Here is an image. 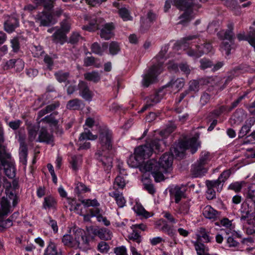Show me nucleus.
<instances>
[{
    "mask_svg": "<svg viewBox=\"0 0 255 255\" xmlns=\"http://www.w3.org/2000/svg\"><path fill=\"white\" fill-rule=\"evenodd\" d=\"M7 65L9 67H13L16 66H19L18 68L19 71L22 70L24 67V63L20 59H10L7 62Z\"/></svg>",
    "mask_w": 255,
    "mask_h": 255,
    "instance_id": "5fc2aeb1",
    "label": "nucleus"
},
{
    "mask_svg": "<svg viewBox=\"0 0 255 255\" xmlns=\"http://www.w3.org/2000/svg\"><path fill=\"white\" fill-rule=\"evenodd\" d=\"M98 139L103 152H109L112 149L114 137L112 131L109 128H103L100 129Z\"/></svg>",
    "mask_w": 255,
    "mask_h": 255,
    "instance_id": "7ed1b4c3",
    "label": "nucleus"
},
{
    "mask_svg": "<svg viewBox=\"0 0 255 255\" xmlns=\"http://www.w3.org/2000/svg\"><path fill=\"white\" fill-rule=\"evenodd\" d=\"M84 20L88 24L84 25L82 29L89 31H95L97 30L96 16L91 14H86L84 16Z\"/></svg>",
    "mask_w": 255,
    "mask_h": 255,
    "instance_id": "ddd939ff",
    "label": "nucleus"
},
{
    "mask_svg": "<svg viewBox=\"0 0 255 255\" xmlns=\"http://www.w3.org/2000/svg\"><path fill=\"white\" fill-rule=\"evenodd\" d=\"M108 47V44L107 42L103 43L102 46L98 42H94L92 44L91 49L93 53L99 55H102Z\"/></svg>",
    "mask_w": 255,
    "mask_h": 255,
    "instance_id": "a878e982",
    "label": "nucleus"
},
{
    "mask_svg": "<svg viewBox=\"0 0 255 255\" xmlns=\"http://www.w3.org/2000/svg\"><path fill=\"white\" fill-rule=\"evenodd\" d=\"M188 93L190 92H197L199 90V83L198 81L193 80L189 82Z\"/></svg>",
    "mask_w": 255,
    "mask_h": 255,
    "instance_id": "13d9d810",
    "label": "nucleus"
},
{
    "mask_svg": "<svg viewBox=\"0 0 255 255\" xmlns=\"http://www.w3.org/2000/svg\"><path fill=\"white\" fill-rule=\"evenodd\" d=\"M200 48V46L196 45L195 49H189L187 52V54L190 56L198 58L203 54V52H201V50L199 49Z\"/></svg>",
    "mask_w": 255,
    "mask_h": 255,
    "instance_id": "6e6d98bb",
    "label": "nucleus"
},
{
    "mask_svg": "<svg viewBox=\"0 0 255 255\" xmlns=\"http://www.w3.org/2000/svg\"><path fill=\"white\" fill-rule=\"evenodd\" d=\"M173 4L180 10H189L193 5L192 0H173Z\"/></svg>",
    "mask_w": 255,
    "mask_h": 255,
    "instance_id": "b1692460",
    "label": "nucleus"
},
{
    "mask_svg": "<svg viewBox=\"0 0 255 255\" xmlns=\"http://www.w3.org/2000/svg\"><path fill=\"white\" fill-rule=\"evenodd\" d=\"M163 169L159 167L152 173L156 182H160L164 180V176L162 173Z\"/></svg>",
    "mask_w": 255,
    "mask_h": 255,
    "instance_id": "0e129e2a",
    "label": "nucleus"
},
{
    "mask_svg": "<svg viewBox=\"0 0 255 255\" xmlns=\"http://www.w3.org/2000/svg\"><path fill=\"white\" fill-rule=\"evenodd\" d=\"M231 174V171L230 169L226 170L220 175L217 180L214 181L216 182L222 188L224 183L228 179Z\"/></svg>",
    "mask_w": 255,
    "mask_h": 255,
    "instance_id": "79ce46f5",
    "label": "nucleus"
},
{
    "mask_svg": "<svg viewBox=\"0 0 255 255\" xmlns=\"http://www.w3.org/2000/svg\"><path fill=\"white\" fill-rule=\"evenodd\" d=\"M160 140L159 139H154L150 141V143H146L142 146H147L151 148V154L154 149L159 150H160Z\"/></svg>",
    "mask_w": 255,
    "mask_h": 255,
    "instance_id": "bf43d9fd",
    "label": "nucleus"
},
{
    "mask_svg": "<svg viewBox=\"0 0 255 255\" xmlns=\"http://www.w3.org/2000/svg\"><path fill=\"white\" fill-rule=\"evenodd\" d=\"M139 234L138 231L133 230L132 232L129 235L128 239L139 244L141 241V237Z\"/></svg>",
    "mask_w": 255,
    "mask_h": 255,
    "instance_id": "69168bd1",
    "label": "nucleus"
},
{
    "mask_svg": "<svg viewBox=\"0 0 255 255\" xmlns=\"http://www.w3.org/2000/svg\"><path fill=\"white\" fill-rule=\"evenodd\" d=\"M62 242L64 245L70 248H77L73 240L72 235L66 234L63 236Z\"/></svg>",
    "mask_w": 255,
    "mask_h": 255,
    "instance_id": "a18cd8bd",
    "label": "nucleus"
},
{
    "mask_svg": "<svg viewBox=\"0 0 255 255\" xmlns=\"http://www.w3.org/2000/svg\"><path fill=\"white\" fill-rule=\"evenodd\" d=\"M208 168L204 165L200 164L197 161L192 166L191 172L195 177L201 176L207 172Z\"/></svg>",
    "mask_w": 255,
    "mask_h": 255,
    "instance_id": "aec40b11",
    "label": "nucleus"
},
{
    "mask_svg": "<svg viewBox=\"0 0 255 255\" xmlns=\"http://www.w3.org/2000/svg\"><path fill=\"white\" fill-rule=\"evenodd\" d=\"M66 33L62 29H57L52 36V41L55 43H59L61 45L67 42V37Z\"/></svg>",
    "mask_w": 255,
    "mask_h": 255,
    "instance_id": "a211bd4d",
    "label": "nucleus"
},
{
    "mask_svg": "<svg viewBox=\"0 0 255 255\" xmlns=\"http://www.w3.org/2000/svg\"><path fill=\"white\" fill-rule=\"evenodd\" d=\"M44 255H61V252H58L57 246L50 242L45 251Z\"/></svg>",
    "mask_w": 255,
    "mask_h": 255,
    "instance_id": "37998d69",
    "label": "nucleus"
},
{
    "mask_svg": "<svg viewBox=\"0 0 255 255\" xmlns=\"http://www.w3.org/2000/svg\"><path fill=\"white\" fill-rule=\"evenodd\" d=\"M82 105V101L77 98L69 101L66 105V108L70 110H78Z\"/></svg>",
    "mask_w": 255,
    "mask_h": 255,
    "instance_id": "e433bc0d",
    "label": "nucleus"
},
{
    "mask_svg": "<svg viewBox=\"0 0 255 255\" xmlns=\"http://www.w3.org/2000/svg\"><path fill=\"white\" fill-rule=\"evenodd\" d=\"M5 194L10 200H12L13 206H15L18 202L17 197L11 190L10 183H8V185L6 186L5 188Z\"/></svg>",
    "mask_w": 255,
    "mask_h": 255,
    "instance_id": "49530a36",
    "label": "nucleus"
},
{
    "mask_svg": "<svg viewBox=\"0 0 255 255\" xmlns=\"http://www.w3.org/2000/svg\"><path fill=\"white\" fill-rule=\"evenodd\" d=\"M212 158V155L209 152L203 151L201 152L197 161L199 162L200 164L206 166Z\"/></svg>",
    "mask_w": 255,
    "mask_h": 255,
    "instance_id": "c9c22d12",
    "label": "nucleus"
},
{
    "mask_svg": "<svg viewBox=\"0 0 255 255\" xmlns=\"http://www.w3.org/2000/svg\"><path fill=\"white\" fill-rule=\"evenodd\" d=\"M184 84L185 82L183 79L178 78L176 80H171L166 85V87H171L173 90L178 91L183 87Z\"/></svg>",
    "mask_w": 255,
    "mask_h": 255,
    "instance_id": "7c9ffc66",
    "label": "nucleus"
},
{
    "mask_svg": "<svg viewBox=\"0 0 255 255\" xmlns=\"http://www.w3.org/2000/svg\"><path fill=\"white\" fill-rule=\"evenodd\" d=\"M162 62H159L157 64L153 65L148 70V72L143 77L142 85L147 87L150 84L153 83L156 80L157 76L162 71Z\"/></svg>",
    "mask_w": 255,
    "mask_h": 255,
    "instance_id": "423d86ee",
    "label": "nucleus"
},
{
    "mask_svg": "<svg viewBox=\"0 0 255 255\" xmlns=\"http://www.w3.org/2000/svg\"><path fill=\"white\" fill-rule=\"evenodd\" d=\"M197 241L203 243H209L211 242V238L209 237V232L205 228H200L198 230Z\"/></svg>",
    "mask_w": 255,
    "mask_h": 255,
    "instance_id": "c756f323",
    "label": "nucleus"
},
{
    "mask_svg": "<svg viewBox=\"0 0 255 255\" xmlns=\"http://www.w3.org/2000/svg\"><path fill=\"white\" fill-rule=\"evenodd\" d=\"M119 13L124 21L130 20L132 19V17L130 15L129 10L126 7L119 8Z\"/></svg>",
    "mask_w": 255,
    "mask_h": 255,
    "instance_id": "864d4df0",
    "label": "nucleus"
},
{
    "mask_svg": "<svg viewBox=\"0 0 255 255\" xmlns=\"http://www.w3.org/2000/svg\"><path fill=\"white\" fill-rule=\"evenodd\" d=\"M109 152H103L102 151H98L96 153L97 158L100 161L102 164L106 167L107 169L112 167L113 159L112 157L107 155V153Z\"/></svg>",
    "mask_w": 255,
    "mask_h": 255,
    "instance_id": "4468645a",
    "label": "nucleus"
},
{
    "mask_svg": "<svg viewBox=\"0 0 255 255\" xmlns=\"http://www.w3.org/2000/svg\"><path fill=\"white\" fill-rule=\"evenodd\" d=\"M83 39V37L79 32L74 31L70 35L69 38L67 39V42L75 46Z\"/></svg>",
    "mask_w": 255,
    "mask_h": 255,
    "instance_id": "72a5a7b5",
    "label": "nucleus"
},
{
    "mask_svg": "<svg viewBox=\"0 0 255 255\" xmlns=\"http://www.w3.org/2000/svg\"><path fill=\"white\" fill-rule=\"evenodd\" d=\"M21 142L19 151L20 161L23 164L26 165L27 162V147L26 144H24L23 141Z\"/></svg>",
    "mask_w": 255,
    "mask_h": 255,
    "instance_id": "ea45409f",
    "label": "nucleus"
},
{
    "mask_svg": "<svg viewBox=\"0 0 255 255\" xmlns=\"http://www.w3.org/2000/svg\"><path fill=\"white\" fill-rule=\"evenodd\" d=\"M134 211L139 215H141L145 217V218H147L150 216V214L149 212L146 211L144 208L139 204L135 205L133 207Z\"/></svg>",
    "mask_w": 255,
    "mask_h": 255,
    "instance_id": "603ef678",
    "label": "nucleus"
},
{
    "mask_svg": "<svg viewBox=\"0 0 255 255\" xmlns=\"http://www.w3.org/2000/svg\"><path fill=\"white\" fill-rule=\"evenodd\" d=\"M197 146V139L195 137L186 141H181L170 148V153L166 152L160 157L157 162L159 167L163 169V172H167L171 168L174 155L183 158L185 150L188 149H190L191 153L193 154L196 152Z\"/></svg>",
    "mask_w": 255,
    "mask_h": 255,
    "instance_id": "f257e3e1",
    "label": "nucleus"
},
{
    "mask_svg": "<svg viewBox=\"0 0 255 255\" xmlns=\"http://www.w3.org/2000/svg\"><path fill=\"white\" fill-rule=\"evenodd\" d=\"M54 76L56 80L59 82L62 83L67 82L68 83H69V82L68 80L70 76L69 72H65L62 71H58V72L55 73Z\"/></svg>",
    "mask_w": 255,
    "mask_h": 255,
    "instance_id": "c03bdc74",
    "label": "nucleus"
},
{
    "mask_svg": "<svg viewBox=\"0 0 255 255\" xmlns=\"http://www.w3.org/2000/svg\"><path fill=\"white\" fill-rule=\"evenodd\" d=\"M160 100V98L159 97L158 94L156 93L154 95H150L149 97L147 98L146 104L142 108L140 112H143L149 107H150L158 103Z\"/></svg>",
    "mask_w": 255,
    "mask_h": 255,
    "instance_id": "5701e85b",
    "label": "nucleus"
},
{
    "mask_svg": "<svg viewBox=\"0 0 255 255\" xmlns=\"http://www.w3.org/2000/svg\"><path fill=\"white\" fill-rule=\"evenodd\" d=\"M52 140V136L48 133L46 128H42L40 129L39 135L38 138L36 139V141L49 143Z\"/></svg>",
    "mask_w": 255,
    "mask_h": 255,
    "instance_id": "2f4dec72",
    "label": "nucleus"
},
{
    "mask_svg": "<svg viewBox=\"0 0 255 255\" xmlns=\"http://www.w3.org/2000/svg\"><path fill=\"white\" fill-rule=\"evenodd\" d=\"M88 231H91L94 235L97 236L101 240L108 241L111 239L112 233L106 228H98L89 227L87 228Z\"/></svg>",
    "mask_w": 255,
    "mask_h": 255,
    "instance_id": "1a4fd4ad",
    "label": "nucleus"
},
{
    "mask_svg": "<svg viewBox=\"0 0 255 255\" xmlns=\"http://www.w3.org/2000/svg\"><path fill=\"white\" fill-rule=\"evenodd\" d=\"M10 205L9 202L6 198L3 197L0 202V221L2 220L5 216L8 215L10 212Z\"/></svg>",
    "mask_w": 255,
    "mask_h": 255,
    "instance_id": "6ab92c4d",
    "label": "nucleus"
},
{
    "mask_svg": "<svg viewBox=\"0 0 255 255\" xmlns=\"http://www.w3.org/2000/svg\"><path fill=\"white\" fill-rule=\"evenodd\" d=\"M241 211V220L247 221L249 225L255 227V206H249L247 204H242Z\"/></svg>",
    "mask_w": 255,
    "mask_h": 255,
    "instance_id": "0eeeda50",
    "label": "nucleus"
},
{
    "mask_svg": "<svg viewBox=\"0 0 255 255\" xmlns=\"http://www.w3.org/2000/svg\"><path fill=\"white\" fill-rule=\"evenodd\" d=\"M115 25L113 22L104 24L100 31V37L105 40H109L114 36Z\"/></svg>",
    "mask_w": 255,
    "mask_h": 255,
    "instance_id": "f8f14e48",
    "label": "nucleus"
},
{
    "mask_svg": "<svg viewBox=\"0 0 255 255\" xmlns=\"http://www.w3.org/2000/svg\"><path fill=\"white\" fill-rule=\"evenodd\" d=\"M254 123L253 118H250L247 120L245 122V125L242 127L240 132L239 136L243 137L246 135L250 131L252 126Z\"/></svg>",
    "mask_w": 255,
    "mask_h": 255,
    "instance_id": "4c0bfd02",
    "label": "nucleus"
},
{
    "mask_svg": "<svg viewBox=\"0 0 255 255\" xmlns=\"http://www.w3.org/2000/svg\"><path fill=\"white\" fill-rule=\"evenodd\" d=\"M206 185L207 187L206 197L208 200H212L215 198L216 192L213 189L214 188H216L218 192H220L222 189L221 186H219V184L214 180H207L206 181Z\"/></svg>",
    "mask_w": 255,
    "mask_h": 255,
    "instance_id": "9b49d317",
    "label": "nucleus"
},
{
    "mask_svg": "<svg viewBox=\"0 0 255 255\" xmlns=\"http://www.w3.org/2000/svg\"><path fill=\"white\" fill-rule=\"evenodd\" d=\"M192 11L191 9L185 10V12L179 17L180 21L178 24L186 25L193 17Z\"/></svg>",
    "mask_w": 255,
    "mask_h": 255,
    "instance_id": "f704fd0d",
    "label": "nucleus"
},
{
    "mask_svg": "<svg viewBox=\"0 0 255 255\" xmlns=\"http://www.w3.org/2000/svg\"><path fill=\"white\" fill-rule=\"evenodd\" d=\"M159 167L157 162L154 160L147 161L144 165L141 167L140 170L144 172L151 171L152 173Z\"/></svg>",
    "mask_w": 255,
    "mask_h": 255,
    "instance_id": "473e14b6",
    "label": "nucleus"
},
{
    "mask_svg": "<svg viewBox=\"0 0 255 255\" xmlns=\"http://www.w3.org/2000/svg\"><path fill=\"white\" fill-rule=\"evenodd\" d=\"M203 216L209 219H216L219 217L218 211L213 209L211 206H206L203 210Z\"/></svg>",
    "mask_w": 255,
    "mask_h": 255,
    "instance_id": "393cba45",
    "label": "nucleus"
},
{
    "mask_svg": "<svg viewBox=\"0 0 255 255\" xmlns=\"http://www.w3.org/2000/svg\"><path fill=\"white\" fill-rule=\"evenodd\" d=\"M57 114V112H53L50 115L42 119L40 122L48 124L50 127L56 128L59 122L58 120L55 118V116Z\"/></svg>",
    "mask_w": 255,
    "mask_h": 255,
    "instance_id": "bb28decb",
    "label": "nucleus"
},
{
    "mask_svg": "<svg viewBox=\"0 0 255 255\" xmlns=\"http://www.w3.org/2000/svg\"><path fill=\"white\" fill-rule=\"evenodd\" d=\"M234 25L233 23H230L228 25V29L226 31H220L217 33L218 37L221 40H228L229 42L223 41L222 44V48L226 51L227 55L230 54L231 44L233 43L234 39V33L233 32Z\"/></svg>",
    "mask_w": 255,
    "mask_h": 255,
    "instance_id": "20e7f679",
    "label": "nucleus"
},
{
    "mask_svg": "<svg viewBox=\"0 0 255 255\" xmlns=\"http://www.w3.org/2000/svg\"><path fill=\"white\" fill-rule=\"evenodd\" d=\"M60 106L59 102H55L50 105H47L44 109H43L39 111L38 113V117L41 118L45 115L53 112Z\"/></svg>",
    "mask_w": 255,
    "mask_h": 255,
    "instance_id": "cd10ccee",
    "label": "nucleus"
},
{
    "mask_svg": "<svg viewBox=\"0 0 255 255\" xmlns=\"http://www.w3.org/2000/svg\"><path fill=\"white\" fill-rule=\"evenodd\" d=\"M147 18L148 20V22H145L144 18L141 19V30L144 32L147 30L151 26V24L156 19V15L152 11H149L147 13Z\"/></svg>",
    "mask_w": 255,
    "mask_h": 255,
    "instance_id": "dca6fc26",
    "label": "nucleus"
},
{
    "mask_svg": "<svg viewBox=\"0 0 255 255\" xmlns=\"http://www.w3.org/2000/svg\"><path fill=\"white\" fill-rule=\"evenodd\" d=\"M120 51V47L119 44L116 41H112L109 45L110 53L113 55L118 53Z\"/></svg>",
    "mask_w": 255,
    "mask_h": 255,
    "instance_id": "4d7b16f0",
    "label": "nucleus"
},
{
    "mask_svg": "<svg viewBox=\"0 0 255 255\" xmlns=\"http://www.w3.org/2000/svg\"><path fill=\"white\" fill-rule=\"evenodd\" d=\"M36 22L39 23L40 26H48L54 24L56 21L53 16L46 12H42L36 16Z\"/></svg>",
    "mask_w": 255,
    "mask_h": 255,
    "instance_id": "9d476101",
    "label": "nucleus"
},
{
    "mask_svg": "<svg viewBox=\"0 0 255 255\" xmlns=\"http://www.w3.org/2000/svg\"><path fill=\"white\" fill-rule=\"evenodd\" d=\"M195 250L198 255H202L205 252V246L201 242L197 241L194 243Z\"/></svg>",
    "mask_w": 255,
    "mask_h": 255,
    "instance_id": "774afa93",
    "label": "nucleus"
},
{
    "mask_svg": "<svg viewBox=\"0 0 255 255\" xmlns=\"http://www.w3.org/2000/svg\"><path fill=\"white\" fill-rule=\"evenodd\" d=\"M4 167L5 175L9 178H12L15 177L14 167L12 163L2 165Z\"/></svg>",
    "mask_w": 255,
    "mask_h": 255,
    "instance_id": "09e8293b",
    "label": "nucleus"
},
{
    "mask_svg": "<svg viewBox=\"0 0 255 255\" xmlns=\"http://www.w3.org/2000/svg\"><path fill=\"white\" fill-rule=\"evenodd\" d=\"M250 31L249 32L247 36L240 33L237 35V38L240 41L243 40L248 41L254 48L255 51V29L252 27H250Z\"/></svg>",
    "mask_w": 255,
    "mask_h": 255,
    "instance_id": "f3484780",
    "label": "nucleus"
},
{
    "mask_svg": "<svg viewBox=\"0 0 255 255\" xmlns=\"http://www.w3.org/2000/svg\"><path fill=\"white\" fill-rule=\"evenodd\" d=\"M78 89L79 91V95L86 101H91L94 95L92 91L88 85L87 82L80 81L78 85Z\"/></svg>",
    "mask_w": 255,
    "mask_h": 255,
    "instance_id": "6e6552de",
    "label": "nucleus"
},
{
    "mask_svg": "<svg viewBox=\"0 0 255 255\" xmlns=\"http://www.w3.org/2000/svg\"><path fill=\"white\" fill-rule=\"evenodd\" d=\"M84 77L85 80L94 83L98 82L101 79L99 73L96 71L86 73L84 74Z\"/></svg>",
    "mask_w": 255,
    "mask_h": 255,
    "instance_id": "58836bf2",
    "label": "nucleus"
},
{
    "mask_svg": "<svg viewBox=\"0 0 255 255\" xmlns=\"http://www.w3.org/2000/svg\"><path fill=\"white\" fill-rule=\"evenodd\" d=\"M19 26L18 19L13 16H8L4 23V29L10 33L13 32L15 28Z\"/></svg>",
    "mask_w": 255,
    "mask_h": 255,
    "instance_id": "2eb2a0df",
    "label": "nucleus"
},
{
    "mask_svg": "<svg viewBox=\"0 0 255 255\" xmlns=\"http://www.w3.org/2000/svg\"><path fill=\"white\" fill-rule=\"evenodd\" d=\"M70 28L71 23L69 19L66 18L61 22L59 29H62L64 32L67 33L70 31Z\"/></svg>",
    "mask_w": 255,
    "mask_h": 255,
    "instance_id": "680f3d73",
    "label": "nucleus"
},
{
    "mask_svg": "<svg viewBox=\"0 0 255 255\" xmlns=\"http://www.w3.org/2000/svg\"><path fill=\"white\" fill-rule=\"evenodd\" d=\"M243 204H247L249 206H255V186L251 185L248 188L246 194V200Z\"/></svg>",
    "mask_w": 255,
    "mask_h": 255,
    "instance_id": "4be33fe9",
    "label": "nucleus"
},
{
    "mask_svg": "<svg viewBox=\"0 0 255 255\" xmlns=\"http://www.w3.org/2000/svg\"><path fill=\"white\" fill-rule=\"evenodd\" d=\"M39 129V126L36 125H29L27 128L28 133V139L30 141H33L36 138L37 131Z\"/></svg>",
    "mask_w": 255,
    "mask_h": 255,
    "instance_id": "a19ab883",
    "label": "nucleus"
},
{
    "mask_svg": "<svg viewBox=\"0 0 255 255\" xmlns=\"http://www.w3.org/2000/svg\"><path fill=\"white\" fill-rule=\"evenodd\" d=\"M126 185V181L124 178L121 176H118L115 179L114 188L117 190L118 189H123Z\"/></svg>",
    "mask_w": 255,
    "mask_h": 255,
    "instance_id": "3c124183",
    "label": "nucleus"
},
{
    "mask_svg": "<svg viewBox=\"0 0 255 255\" xmlns=\"http://www.w3.org/2000/svg\"><path fill=\"white\" fill-rule=\"evenodd\" d=\"M81 156H72L71 157V164L72 168L74 170H77L78 169V166L81 162Z\"/></svg>",
    "mask_w": 255,
    "mask_h": 255,
    "instance_id": "338daca9",
    "label": "nucleus"
},
{
    "mask_svg": "<svg viewBox=\"0 0 255 255\" xmlns=\"http://www.w3.org/2000/svg\"><path fill=\"white\" fill-rule=\"evenodd\" d=\"M10 158L11 155L10 154L6 153L5 152H0V160L2 165L11 163Z\"/></svg>",
    "mask_w": 255,
    "mask_h": 255,
    "instance_id": "e2e57ef3",
    "label": "nucleus"
},
{
    "mask_svg": "<svg viewBox=\"0 0 255 255\" xmlns=\"http://www.w3.org/2000/svg\"><path fill=\"white\" fill-rule=\"evenodd\" d=\"M56 202L54 198L51 196L46 197L43 202V208L45 209H55Z\"/></svg>",
    "mask_w": 255,
    "mask_h": 255,
    "instance_id": "de8ad7c7",
    "label": "nucleus"
},
{
    "mask_svg": "<svg viewBox=\"0 0 255 255\" xmlns=\"http://www.w3.org/2000/svg\"><path fill=\"white\" fill-rule=\"evenodd\" d=\"M185 188L176 186L170 190V193L174 197L175 202L178 203L182 198H185Z\"/></svg>",
    "mask_w": 255,
    "mask_h": 255,
    "instance_id": "412c9836",
    "label": "nucleus"
},
{
    "mask_svg": "<svg viewBox=\"0 0 255 255\" xmlns=\"http://www.w3.org/2000/svg\"><path fill=\"white\" fill-rule=\"evenodd\" d=\"M109 195L115 198L118 206L120 207H123L126 204V200L123 196L122 193L118 190H115L109 193Z\"/></svg>",
    "mask_w": 255,
    "mask_h": 255,
    "instance_id": "c85d7f7f",
    "label": "nucleus"
},
{
    "mask_svg": "<svg viewBox=\"0 0 255 255\" xmlns=\"http://www.w3.org/2000/svg\"><path fill=\"white\" fill-rule=\"evenodd\" d=\"M98 138L97 135H93L91 132L88 129H85L84 131L83 132L79 137V141L81 142L83 140H95Z\"/></svg>",
    "mask_w": 255,
    "mask_h": 255,
    "instance_id": "8fccbe9b",
    "label": "nucleus"
},
{
    "mask_svg": "<svg viewBox=\"0 0 255 255\" xmlns=\"http://www.w3.org/2000/svg\"><path fill=\"white\" fill-rule=\"evenodd\" d=\"M70 232L77 248H85L89 245V239L83 230L75 226L70 230Z\"/></svg>",
    "mask_w": 255,
    "mask_h": 255,
    "instance_id": "39448f33",
    "label": "nucleus"
},
{
    "mask_svg": "<svg viewBox=\"0 0 255 255\" xmlns=\"http://www.w3.org/2000/svg\"><path fill=\"white\" fill-rule=\"evenodd\" d=\"M151 155V148L147 146H139L135 149L133 154H131L128 160V164L131 167H137L143 159L148 158Z\"/></svg>",
    "mask_w": 255,
    "mask_h": 255,
    "instance_id": "f03ea898",
    "label": "nucleus"
},
{
    "mask_svg": "<svg viewBox=\"0 0 255 255\" xmlns=\"http://www.w3.org/2000/svg\"><path fill=\"white\" fill-rule=\"evenodd\" d=\"M98 251L101 253H107L110 248L109 245L105 241H101L97 246Z\"/></svg>",
    "mask_w": 255,
    "mask_h": 255,
    "instance_id": "052dcab7",
    "label": "nucleus"
}]
</instances>
